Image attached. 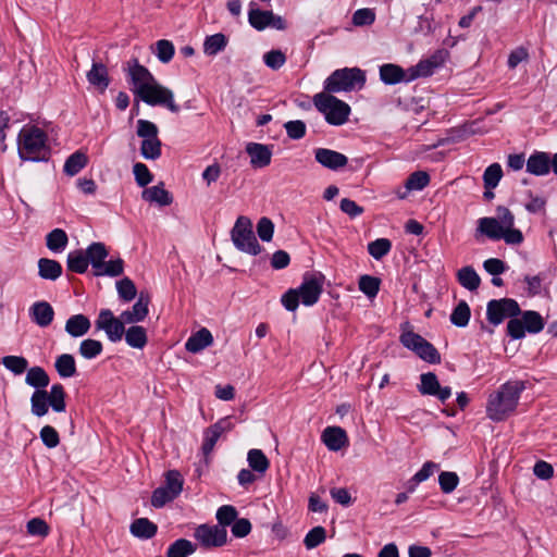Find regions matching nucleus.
<instances>
[{
    "instance_id": "nucleus-1",
    "label": "nucleus",
    "mask_w": 557,
    "mask_h": 557,
    "mask_svg": "<svg viewBox=\"0 0 557 557\" xmlns=\"http://www.w3.org/2000/svg\"><path fill=\"white\" fill-rule=\"evenodd\" d=\"M496 218H481L478 220L475 237L484 235L492 240L504 239L508 245H519L523 242L522 232L515 228L512 212L503 206L497 207Z\"/></svg>"
},
{
    "instance_id": "nucleus-2",
    "label": "nucleus",
    "mask_w": 557,
    "mask_h": 557,
    "mask_svg": "<svg viewBox=\"0 0 557 557\" xmlns=\"http://www.w3.org/2000/svg\"><path fill=\"white\" fill-rule=\"evenodd\" d=\"M17 151L23 161H48L51 154L48 135L36 125L24 126L17 136Z\"/></svg>"
},
{
    "instance_id": "nucleus-3",
    "label": "nucleus",
    "mask_w": 557,
    "mask_h": 557,
    "mask_svg": "<svg viewBox=\"0 0 557 557\" xmlns=\"http://www.w3.org/2000/svg\"><path fill=\"white\" fill-rule=\"evenodd\" d=\"M525 388L523 381L507 382L490 395L486 414L493 421H503L517 408L520 394Z\"/></svg>"
},
{
    "instance_id": "nucleus-4",
    "label": "nucleus",
    "mask_w": 557,
    "mask_h": 557,
    "mask_svg": "<svg viewBox=\"0 0 557 557\" xmlns=\"http://www.w3.org/2000/svg\"><path fill=\"white\" fill-rule=\"evenodd\" d=\"M322 275L306 274L298 288H290L282 296V305L288 311H295L299 301L307 307L318 302L323 290Z\"/></svg>"
},
{
    "instance_id": "nucleus-5",
    "label": "nucleus",
    "mask_w": 557,
    "mask_h": 557,
    "mask_svg": "<svg viewBox=\"0 0 557 557\" xmlns=\"http://www.w3.org/2000/svg\"><path fill=\"white\" fill-rule=\"evenodd\" d=\"M366 84V72L359 67H344L335 70L324 81V91L336 94L342 91H352L363 88Z\"/></svg>"
},
{
    "instance_id": "nucleus-6",
    "label": "nucleus",
    "mask_w": 557,
    "mask_h": 557,
    "mask_svg": "<svg viewBox=\"0 0 557 557\" xmlns=\"http://www.w3.org/2000/svg\"><path fill=\"white\" fill-rule=\"evenodd\" d=\"M313 103L331 125L345 124L350 114V107L346 102L325 91L317 94Z\"/></svg>"
},
{
    "instance_id": "nucleus-7",
    "label": "nucleus",
    "mask_w": 557,
    "mask_h": 557,
    "mask_svg": "<svg viewBox=\"0 0 557 557\" xmlns=\"http://www.w3.org/2000/svg\"><path fill=\"white\" fill-rule=\"evenodd\" d=\"M231 237L238 250L252 256L261 252V246L253 234L252 223L249 218L244 215L237 218L231 231Z\"/></svg>"
},
{
    "instance_id": "nucleus-8",
    "label": "nucleus",
    "mask_w": 557,
    "mask_h": 557,
    "mask_svg": "<svg viewBox=\"0 0 557 557\" xmlns=\"http://www.w3.org/2000/svg\"><path fill=\"white\" fill-rule=\"evenodd\" d=\"M520 318L510 319L507 323V335L512 339H521L525 333L537 334L543 331L545 321L542 315L534 310L521 312Z\"/></svg>"
},
{
    "instance_id": "nucleus-9",
    "label": "nucleus",
    "mask_w": 557,
    "mask_h": 557,
    "mask_svg": "<svg viewBox=\"0 0 557 557\" xmlns=\"http://www.w3.org/2000/svg\"><path fill=\"white\" fill-rule=\"evenodd\" d=\"M137 136L143 138L140 154L147 160H157L161 156L162 144L158 137L157 125L148 120L137 121Z\"/></svg>"
},
{
    "instance_id": "nucleus-10",
    "label": "nucleus",
    "mask_w": 557,
    "mask_h": 557,
    "mask_svg": "<svg viewBox=\"0 0 557 557\" xmlns=\"http://www.w3.org/2000/svg\"><path fill=\"white\" fill-rule=\"evenodd\" d=\"M404 347L413 351L422 360L436 364L441 362V355L433 344L428 342L418 333L413 331H404L399 337Z\"/></svg>"
},
{
    "instance_id": "nucleus-11",
    "label": "nucleus",
    "mask_w": 557,
    "mask_h": 557,
    "mask_svg": "<svg viewBox=\"0 0 557 557\" xmlns=\"http://www.w3.org/2000/svg\"><path fill=\"white\" fill-rule=\"evenodd\" d=\"M137 97L149 106H162L173 113L180 111L172 90L160 85L156 79L149 86H143Z\"/></svg>"
},
{
    "instance_id": "nucleus-12",
    "label": "nucleus",
    "mask_w": 557,
    "mask_h": 557,
    "mask_svg": "<svg viewBox=\"0 0 557 557\" xmlns=\"http://www.w3.org/2000/svg\"><path fill=\"white\" fill-rule=\"evenodd\" d=\"M520 313L519 304L511 298L493 299L486 308L487 320L494 325L500 324L506 318L515 319Z\"/></svg>"
},
{
    "instance_id": "nucleus-13",
    "label": "nucleus",
    "mask_w": 557,
    "mask_h": 557,
    "mask_svg": "<svg viewBox=\"0 0 557 557\" xmlns=\"http://www.w3.org/2000/svg\"><path fill=\"white\" fill-rule=\"evenodd\" d=\"M194 537L206 549L222 547L227 543V530L223 525L203 523L195 529Z\"/></svg>"
},
{
    "instance_id": "nucleus-14",
    "label": "nucleus",
    "mask_w": 557,
    "mask_h": 557,
    "mask_svg": "<svg viewBox=\"0 0 557 557\" xmlns=\"http://www.w3.org/2000/svg\"><path fill=\"white\" fill-rule=\"evenodd\" d=\"M125 321L120 318H115L110 309H101L98 318L95 322L96 329L104 331L108 339L112 343L120 342L124 335Z\"/></svg>"
},
{
    "instance_id": "nucleus-15",
    "label": "nucleus",
    "mask_w": 557,
    "mask_h": 557,
    "mask_svg": "<svg viewBox=\"0 0 557 557\" xmlns=\"http://www.w3.org/2000/svg\"><path fill=\"white\" fill-rule=\"evenodd\" d=\"M234 428L231 417H225L220 419L213 425L209 426L203 432V443L201 446V450L205 456H209L219 438L222 434L231 431Z\"/></svg>"
},
{
    "instance_id": "nucleus-16",
    "label": "nucleus",
    "mask_w": 557,
    "mask_h": 557,
    "mask_svg": "<svg viewBox=\"0 0 557 557\" xmlns=\"http://www.w3.org/2000/svg\"><path fill=\"white\" fill-rule=\"evenodd\" d=\"M128 76L133 84V92L137 96L143 86H149L156 78L147 67L139 64L137 59L128 62Z\"/></svg>"
},
{
    "instance_id": "nucleus-17",
    "label": "nucleus",
    "mask_w": 557,
    "mask_h": 557,
    "mask_svg": "<svg viewBox=\"0 0 557 557\" xmlns=\"http://www.w3.org/2000/svg\"><path fill=\"white\" fill-rule=\"evenodd\" d=\"M314 159L322 166L332 171H337L348 163V158L345 154L327 148H317Z\"/></svg>"
},
{
    "instance_id": "nucleus-18",
    "label": "nucleus",
    "mask_w": 557,
    "mask_h": 557,
    "mask_svg": "<svg viewBox=\"0 0 557 557\" xmlns=\"http://www.w3.org/2000/svg\"><path fill=\"white\" fill-rule=\"evenodd\" d=\"M322 442L332 451H338L348 445L346 431L339 426H327L322 433Z\"/></svg>"
},
{
    "instance_id": "nucleus-19",
    "label": "nucleus",
    "mask_w": 557,
    "mask_h": 557,
    "mask_svg": "<svg viewBox=\"0 0 557 557\" xmlns=\"http://www.w3.org/2000/svg\"><path fill=\"white\" fill-rule=\"evenodd\" d=\"M527 172L536 176L547 175L550 171V154L544 151L533 152L527 160Z\"/></svg>"
},
{
    "instance_id": "nucleus-20",
    "label": "nucleus",
    "mask_w": 557,
    "mask_h": 557,
    "mask_svg": "<svg viewBox=\"0 0 557 557\" xmlns=\"http://www.w3.org/2000/svg\"><path fill=\"white\" fill-rule=\"evenodd\" d=\"M148 305L149 297L147 295L145 296L141 293L137 301L133 305L132 309L125 310L121 313V319H123V321H125L126 324H133L144 321L149 312Z\"/></svg>"
},
{
    "instance_id": "nucleus-21",
    "label": "nucleus",
    "mask_w": 557,
    "mask_h": 557,
    "mask_svg": "<svg viewBox=\"0 0 557 557\" xmlns=\"http://www.w3.org/2000/svg\"><path fill=\"white\" fill-rule=\"evenodd\" d=\"M29 315L34 323L40 327H47L54 318V310L47 301H37L29 308Z\"/></svg>"
},
{
    "instance_id": "nucleus-22",
    "label": "nucleus",
    "mask_w": 557,
    "mask_h": 557,
    "mask_svg": "<svg viewBox=\"0 0 557 557\" xmlns=\"http://www.w3.org/2000/svg\"><path fill=\"white\" fill-rule=\"evenodd\" d=\"M246 152L249 154L253 168H264L271 163L272 151L267 145L249 143L246 146Z\"/></svg>"
},
{
    "instance_id": "nucleus-23",
    "label": "nucleus",
    "mask_w": 557,
    "mask_h": 557,
    "mask_svg": "<svg viewBox=\"0 0 557 557\" xmlns=\"http://www.w3.org/2000/svg\"><path fill=\"white\" fill-rule=\"evenodd\" d=\"M380 78L386 85H395L401 82H410L408 71L399 65L387 63L380 66Z\"/></svg>"
},
{
    "instance_id": "nucleus-24",
    "label": "nucleus",
    "mask_w": 557,
    "mask_h": 557,
    "mask_svg": "<svg viewBox=\"0 0 557 557\" xmlns=\"http://www.w3.org/2000/svg\"><path fill=\"white\" fill-rule=\"evenodd\" d=\"M141 197L145 201L157 203L161 207L170 206L173 201L172 195L164 188L163 183L145 188Z\"/></svg>"
},
{
    "instance_id": "nucleus-25",
    "label": "nucleus",
    "mask_w": 557,
    "mask_h": 557,
    "mask_svg": "<svg viewBox=\"0 0 557 557\" xmlns=\"http://www.w3.org/2000/svg\"><path fill=\"white\" fill-rule=\"evenodd\" d=\"M213 343V336L211 332L202 327L196 333H194L185 343V348L187 351L197 354L205 348L209 347Z\"/></svg>"
},
{
    "instance_id": "nucleus-26",
    "label": "nucleus",
    "mask_w": 557,
    "mask_h": 557,
    "mask_svg": "<svg viewBox=\"0 0 557 557\" xmlns=\"http://www.w3.org/2000/svg\"><path fill=\"white\" fill-rule=\"evenodd\" d=\"M90 326V320L86 315L78 313L66 320L65 332L72 337H82L88 333Z\"/></svg>"
},
{
    "instance_id": "nucleus-27",
    "label": "nucleus",
    "mask_w": 557,
    "mask_h": 557,
    "mask_svg": "<svg viewBox=\"0 0 557 557\" xmlns=\"http://www.w3.org/2000/svg\"><path fill=\"white\" fill-rule=\"evenodd\" d=\"M88 82L103 92L110 83L108 70L102 63L94 62L91 69L87 73Z\"/></svg>"
},
{
    "instance_id": "nucleus-28",
    "label": "nucleus",
    "mask_w": 557,
    "mask_h": 557,
    "mask_svg": "<svg viewBox=\"0 0 557 557\" xmlns=\"http://www.w3.org/2000/svg\"><path fill=\"white\" fill-rule=\"evenodd\" d=\"M38 275L44 280L55 281L62 275V265L53 259L38 260Z\"/></svg>"
},
{
    "instance_id": "nucleus-29",
    "label": "nucleus",
    "mask_w": 557,
    "mask_h": 557,
    "mask_svg": "<svg viewBox=\"0 0 557 557\" xmlns=\"http://www.w3.org/2000/svg\"><path fill=\"white\" fill-rule=\"evenodd\" d=\"M85 253L89 259V263L91 264L94 272L101 269L102 263L109 255L104 244L99 242L90 244L85 250Z\"/></svg>"
},
{
    "instance_id": "nucleus-30",
    "label": "nucleus",
    "mask_w": 557,
    "mask_h": 557,
    "mask_svg": "<svg viewBox=\"0 0 557 557\" xmlns=\"http://www.w3.org/2000/svg\"><path fill=\"white\" fill-rule=\"evenodd\" d=\"M459 284L470 292L476 290L481 284V278L473 267L467 265L457 272Z\"/></svg>"
},
{
    "instance_id": "nucleus-31",
    "label": "nucleus",
    "mask_w": 557,
    "mask_h": 557,
    "mask_svg": "<svg viewBox=\"0 0 557 557\" xmlns=\"http://www.w3.org/2000/svg\"><path fill=\"white\" fill-rule=\"evenodd\" d=\"M89 259L82 249L69 252L66 259V268L70 272L83 274L87 271Z\"/></svg>"
},
{
    "instance_id": "nucleus-32",
    "label": "nucleus",
    "mask_w": 557,
    "mask_h": 557,
    "mask_svg": "<svg viewBox=\"0 0 557 557\" xmlns=\"http://www.w3.org/2000/svg\"><path fill=\"white\" fill-rule=\"evenodd\" d=\"M67 234L62 228H54L46 236L47 248L54 253L62 252L67 246Z\"/></svg>"
},
{
    "instance_id": "nucleus-33",
    "label": "nucleus",
    "mask_w": 557,
    "mask_h": 557,
    "mask_svg": "<svg viewBox=\"0 0 557 557\" xmlns=\"http://www.w3.org/2000/svg\"><path fill=\"white\" fill-rule=\"evenodd\" d=\"M157 525L147 518L136 519L131 524V533L139 539H151L157 533Z\"/></svg>"
},
{
    "instance_id": "nucleus-34",
    "label": "nucleus",
    "mask_w": 557,
    "mask_h": 557,
    "mask_svg": "<svg viewBox=\"0 0 557 557\" xmlns=\"http://www.w3.org/2000/svg\"><path fill=\"white\" fill-rule=\"evenodd\" d=\"M88 163V157L81 150L72 153L64 163L63 171L69 176L79 173Z\"/></svg>"
},
{
    "instance_id": "nucleus-35",
    "label": "nucleus",
    "mask_w": 557,
    "mask_h": 557,
    "mask_svg": "<svg viewBox=\"0 0 557 557\" xmlns=\"http://www.w3.org/2000/svg\"><path fill=\"white\" fill-rule=\"evenodd\" d=\"M27 385L35 387L36 391L45 389L49 385V375L41 367H33L27 370L25 377Z\"/></svg>"
},
{
    "instance_id": "nucleus-36",
    "label": "nucleus",
    "mask_w": 557,
    "mask_h": 557,
    "mask_svg": "<svg viewBox=\"0 0 557 557\" xmlns=\"http://www.w3.org/2000/svg\"><path fill=\"white\" fill-rule=\"evenodd\" d=\"M247 461L251 470L263 475L270 467L268 457L261 449H250L247 454Z\"/></svg>"
},
{
    "instance_id": "nucleus-37",
    "label": "nucleus",
    "mask_w": 557,
    "mask_h": 557,
    "mask_svg": "<svg viewBox=\"0 0 557 557\" xmlns=\"http://www.w3.org/2000/svg\"><path fill=\"white\" fill-rule=\"evenodd\" d=\"M125 342L128 346L137 349H143L147 344V333L143 326L133 325L125 330Z\"/></svg>"
},
{
    "instance_id": "nucleus-38",
    "label": "nucleus",
    "mask_w": 557,
    "mask_h": 557,
    "mask_svg": "<svg viewBox=\"0 0 557 557\" xmlns=\"http://www.w3.org/2000/svg\"><path fill=\"white\" fill-rule=\"evenodd\" d=\"M54 368L58 374L63 379L72 377L76 374L75 359L70 354H62L57 357Z\"/></svg>"
},
{
    "instance_id": "nucleus-39",
    "label": "nucleus",
    "mask_w": 557,
    "mask_h": 557,
    "mask_svg": "<svg viewBox=\"0 0 557 557\" xmlns=\"http://www.w3.org/2000/svg\"><path fill=\"white\" fill-rule=\"evenodd\" d=\"M48 392L46 389L35 391L30 397L32 413L36 417H44L49 411Z\"/></svg>"
},
{
    "instance_id": "nucleus-40",
    "label": "nucleus",
    "mask_w": 557,
    "mask_h": 557,
    "mask_svg": "<svg viewBox=\"0 0 557 557\" xmlns=\"http://www.w3.org/2000/svg\"><path fill=\"white\" fill-rule=\"evenodd\" d=\"M65 396L66 393L62 384L55 383L51 386L48 392V401L53 411L63 412L65 410Z\"/></svg>"
},
{
    "instance_id": "nucleus-41",
    "label": "nucleus",
    "mask_w": 557,
    "mask_h": 557,
    "mask_svg": "<svg viewBox=\"0 0 557 557\" xmlns=\"http://www.w3.org/2000/svg\"><path fill=\"white\" fill-rule=\"evenodd\" d=\"M227 38L224 34L218 33L211 36H208L203 42V52L207 55H215L219 52L223 51L226 48Z\"/></svg>"
},
{
    "instance_id": "nucleus-42",
    "label": "nucleus",
    "mask_w": 557,
    "mask_h": 557,
    "mask_svg": "<svg viewBox=\"0 0 557 557\" xmlns=\"http://www.w3.org/2000/svg\"><path fill=\"white\" fill-rule=\"evenodd\" d=\"M272 18V11L250 9L248 12V22L257 30H263L264 28L269 27L270 21Z\"/></svg>"
},
{
    "instance_id": "nucleus-43",
    "label": "nucleus",
    "mask_w": 557,
    "mask_h": 557,
    "mask_svg": "<svg viewBox=\"0 0 557 557\" xmlns=\"http://www.w3.org/2000/svg\"><path fill=\"white\" fill-rule=\"evenodd\" d=\"M196 552V545L186 539L176 540L166 552V557H187Z\"/></svg>"
},
{
    "instance_id": "nucleus-44",
    "label": "nucleus",
    "mask_w": 557,
    "mask_h": 557,
    "mask_svg": "<svg viewBox=\"0 0 557 557\" xmlns=\"http://www.w3.org/2000/svg\"><path fill=\"white\" fill-rule=\"evenodd\" d=\"M437 63L431 59L421 60L417 65L408 70V78L414 81L419 77H428L434 73Z\"/></svg>"
},
{
    "instance_id": "nucleus-45",
    "label": "nucleus",
    "mask_w": 557,
    "mask_h": 557,
    "mask_svg": "<svg viewBox=\"0 0 557 557\" xmlns=\"http://www.w3.org/2000/svg\"><path fill=\"white\" fill-rule=\"evenodd\" d=\"M471 311L469 305L461 300L450 314V322L458 327H465L470 320Z\"/></svg>"
},
{
    "instance_id": "nucleus-46",
    "label": "nucleus",
    "mask_w": 557,
    "mask_h": 557,
    "mask_svg": "<svg viewBox=\"0 0 557 557\" xmlns=\"http://www.w3.org/2000/svg\"><path fill=\"white\" fill-rule=\"evenodd\" d=\"M503 177V170L499 163H492L488 165L483 174V182L485 189H494L499 184Z\"/></svg>"
},
{
    "instance_id": "nucleus-47",
    "label": "nucleus",
    "mask_w": 557,
    "mask_h": 557,
    "mask_svg": "<svg viewBox=\"0 0 557 557\" xmlns=\"http://www.w3.org/2000/svg\"><path fill=\"white\" fill-rule=\"evenodd\" d=\"M184 479L177 470H169L165 473V481L163 486L171 493L172 496L177 497L183 491Z\"/></svg>"
},
{
    "instance_id": "nucleus-48",
    "label": "nucleus",
    "mask_w": 557,
    "mask_h": 557,
    "mask_svg": "<svg viewBox=\"0 0 557 557\" xmlns=\"http://www.w3.org/2000/svg\"><path fill=\"white\" fill-rule=\"evenodd\" d=\"M440 382L435 373L426 372L420 375V384L418 391L422 395L433 396L438 388Z\"/></svg>"
},
{
    "instance_id": "nucleus-49",
    "label": "nucleus",
    "mask_w": 557,
    "mask_h": 557,
    "mask_svg": "<svg viewBox=\"0 0 557 557\" xmlns=\"http://www.w3.org/2000/svg\"><path fill=\"white\" fill-rule=\"evenodd\" d=\"M392 249V243L387 238H377L368 244V252L375 260H381Z\"/></svg>"
},
{
    "instance_id": "nucleus-50",
    "label": "nucleus",
    "mask_w": 557,
    "mask_h": 557,
    "mask_svg": "<svg viewBox=\"0 0 557 557\" xmlns=\"http://www.w3.org/2000/svg\"><path fill=\"white\" fill-rule=\"evenodd\" d=\"M381 280L371 275H361L358 282L359 289L369 298H374L380 290Z\"/></svg>"
},
{
    "instance_id": "nucleus-51",
    "label": "nucleus",
    "mask_w": 557,
    "mask_h": 557,
    "mask_svg": "<svg viewBox=\"0 0 557 557\" xmlns=\"http://www.w3.org/2000/svg\"><path fill=\"white\" fill-rule=\"evenodd\" d=\"M124 271V261L121 258L115 260L104 261L101 269L95 271L96 276H119Z\"/></svg>"
},
{
    "instance_id": "nucleus-52",
    "label": "nucleus",
    "mask_w": 557,
    "mask_h": 557,
    "mask_svg": "<svg viewBox=\"0 0 557 557\" xmlns=\"http://www.w3.org/2000/svg\"><path fill=\"white\" fill-rule=\"evenodd\" d=\"M1 363L15 375L24 373L28 368V361L22 356H5Z\"/></svg>"
},
{
    "instance_id": "nucleus-53",
    "label": "nucleus",
    "mask_w": 557,
    "mask_h": 557,
    "mask_svg": "<svg viewBox=\"0 0 557 557\" xmlns=\"http://www.w3.org/2000/svg\"><path fill=\"white\" fill-rule=\"evenodd\" d=\"M103 350L102 343L97 339L87 338L79 344V354L85 359H94L98 357Z\"/></svg>"
},
{
    "instance_id": "nucleus-54",
    "label": "nucleus",
    "mask_w": 557,
    "mask_h": 557,
    "mask_svg": "<svg viewBox=\"0 0 557 557\" xmlns=\"http://www.w3.org/2000/svg\"><path fill=\"white\" fill-rule=\"evenodd\" d=\"M238 512L237 509L232 505H223L221 506L215 513V518L218 520L216 525L226 527L232 525L237 519Z\"/></svg>"
},
{
    "instance_id": "nucleus-55",
    "label": "nucleus",
    "mask_w": 557,
    "mask_h": 557,
    "mask_svg": "<svg viewBox=\"0 0 557 557\" xmlns=\"http://www.w3.org/2000/svg\"><path fill=\"white\" fill-rule=\"evenodd\" d=\"M430 183V175L424 171H417L409 175L405 188L407 190H422Z\"/></svg>"
},
{
    "instance_id": "nucleus-56",
    "label": "nucleus",
    "mask_w": 557,
    "mask_h": 557,
    "mask_svg": "<svg viewBox=\"0 0 557 557\" xmlns=\"http://www.w3.org/2000/svg\"><path fill=\"white\" fill-rule=\"evenodd\" d=\"M326 539V531L323 527L312 528L305 536L304 544L307 549H313L322 544Z\"/></svg>"
},
{
    "instance_id": "nucleus-57",
    "label": "nucleus",
    "mask_w": 557,
    "mask_h": 557,
    "mask_svg": "<svg viewBox=\"0 0 557 557\" xmlns=\"http://www.w3.org/2000/svg\"><path fill=\"white\" fill-rule=\"evenodd\" d=\"M116 289H117L119 297L123 301H132L136 297V294H137V289H136L134 282L128 277H124V278L117 281Z\"/></svg>"
},
{
    "instance_id": "nucleus-58",
    "label": "nucleus",
    "mask_w": 557,
    "mask_h": 557,
    "mask_svg": "<svg viewBox=\"0 0 557 557\" xmlns=\"http://www.w3.org/2000/svg\"><path fill=\"white\" fill-rule=\"evenodd\" d=\"M438 484L444 494H450L459 484V476L456 472L443 471L438 475Z\"/></svg>"
},
{
    "instance_id": "nucleus-59",
    "label": "nucleus",
    "mask_w": 557,
    "mask_h": 557,
    "mask_svg": "<svg viewBox=\"0 0 557 557\" xmlns=\"http://www.w3.org/2000/svg\"><path fill=\"white\" fill-rule=\"evenodd\" d=\"M174 45L166 39H160L156 42V55L162 63H169L174 55Z\"/></svg>"
},
{
    "instance_id": "nucleus-60",
    "label": "nucleus",
    "mask_w": 557,
    "mask_h": 557,
    "mask_svg": "<svg viewBox=\"0 0 557 557\" xmlns=\"http://www.w3.org/2000/svg\"><path fill=\"white\" fill-rule=\"evenodd\" d=\"M133 173H134L136 183L140 187H146L153 180V175L149 171L148 166L141 162H137L134 164Z\"/></svg>"
},
{
    "instance_id": "nucleus-61",
    "label": "nucleus",
    "mask_w": 557,
    "mask_h": 557,
    "mask_svg": "<svg viewBox=\"0 0 557 557\" xmlns=\"http://www.w3.org/2000/svg\"><path fill=\"white\" fill-rule=\"evenodd\" d=\"M263 61L271 70H280L286 62V55L283 51L276 49L263 54Z\"/></svg>"
},
{
    "instance_id": "nucleus-62",
    "label": "nucleus",
    "mask_w": 557,
    "mask_h": 557,
    "mask_svg": "<svg viewBox=\"0 0 557 557\" xmlns=\"http://www.w3.org/2000/svg\"><path fill=\"white\" fill-rule=\"evenodd\" d=\"M287 136L290 139L298 140L306 135V124L300 120L288 121L284 124Z\"/></svg>"
},
{
    "instance_id": "nucleus-63",
    "label": "nucleus",
    "mask_w": 557,
    "mask_h": 557,
    "mask_svg": "<svg viewBox=\"0 0 557 557\" xmlns=\"http://www.w3.org/2000/svg\"><path fill=\"white\" fill-rule=\"evenodd\" d=\"M175 498V496H172L171 493L163 485H161L152 492L151 505L154 508H161L166 503L172 502Z\"/></svg>"
},
{
    "instance_id": "nucleus-64",
    "label": "nucleus",
    "mask_w": 557,
    "mask_h": 557,
    "mask_svg": "<svg viewBox=\"0 0 557 557\" xmlns=\"http://www.w3.org/2000/svg\"><path fill=\"white\" fill-rule=\"evenodd\" d=\"M39 435H40V438H41L44 445L48 448H54L60 443V437H59L58 432L55 431L54 428H52L50 425H45L40 430Z\"/></svg>"
}]
</instances>
